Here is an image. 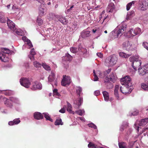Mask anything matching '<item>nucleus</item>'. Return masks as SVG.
Instances as JSON below:
<instances>
[{"instance_id": "63", "label": "nucleus", "mask_w": 148, "mask_h": 148, "mask_svg": "<svg viewBox=\"0 0 148 148\" xmlns=\"http://www.w3.org/2000/svg\"><path fill=\"white\" fill-rule=\"evenodd\" d=\"M97 31V30L96 29H93L92 30V32L94 33H95V32H96Z\"/></svg>"}, {"instance_id": "10", "label": "nucleus", "mask_w": 148, "mask_h": 148, "mask_svg": "<svg viewBox=\"0 0 148 148\" xmlns=\"http://www.w3.org/2000/svg\"><path fill=\"white\" fill-rule=\"evenodd\" d=\"M141 33V29L140 28H137L134 29H132L130 30L128 34H130L131 36H134Z\"/></svg>"}, {"instance_id": "49", "label": "nucleus", "mask_w": 148, "mask_h": 148, "mask_svg": "<svg viewBox=\"0 0 148 148\" xmlns=\"http://www.w3.org/2000/svg\"><path fill=\"white\" fill-rule=\"evenodd\" d=\"M88 125L89 127L93 128L94 129L97 128V126L93 123L88 124Z\"/></svg>"}, {"instance_id": "26", "label": "nucleus", "mask_w": 148, "mask_h": 148, "mask_svg": "<svg viewBox=\"0 0 148 148\" xmlns=\"http://www.w3.org/2000/svg\"><path fill=\"white\" fill-rule=\"evenodd\" d=\"M36 54V53L35 51L34 48L32 49L30 51V55L32 56L31 57L30 56H29V57L31 60H34V56Z\"/></svg>"}, {"instance_id": "29", "label": "nucleus", "mask_w": 148, "mask_h": 148, "mask_svg": "<svg viewBox=\"0 0 148 148\" xmlns=\"http://www.w3.org/2000/svg\"><path fill=\"white\" fill-rule=\"evenodd\" d=\"M54 124L56 125H62L63 124V123L62 122V120L61 119L58 118L56 119Z\"/></svg>"}, {"instance_id": "11", "label": "nucleus", "mask_w": 148, "mask_h": 148, "mask_svg": "<svg viewBox=\"0 0 148 148\" xmlns=\"http://www.w3.org/2000/svg\"><path fill=\"white\" fill-rule=\"evenodd\" d=\"M138 58V57L136 56V60L132 63V66L135 70H136L137 68L141 65V62L140 60H139Z\"/></svg>"}, {"instance_id": "15", "label": "nucleus", "mask_w": 148, "mask_h": 148, "mask_svg": "<svg viewBox=\"0 0 148 148\" xmlns=\"http://www.w3.org/2000/svg\"><path fill=\"white\" fill-rule=\"evenodd\" d=\"M0 59L2 61L4 62H8L9 60L7 54L3 53H0Z\"/></svg>"}, {"instance_id": "3", "label": "nucleus", "mask_w": 148, "mask_h": 148, "mask_svg": "<svg viewBox=\"0 0 148 148\" xmlns=\"http://www.w3.org/2000/svg\"><path fill=\"white\" fill-rule=\"evenodd\" d=\"M120 81L121 84L123 85H126L130 86H133L132 79L129 76H126L122 78L121 79Z\"/></svg>"}, {"instance_id": "8", "label": "nucleus", "mask_w": 148, "mask_h": 148, "mask_svg": "<svg viewBox=\"0 0 148 148\" xmlns=\"http://www.w3.org/2000/svg\"><path fill=\"white\" fill-rule=\"evenodd\" d=\"M63 78L62 80V85L65 86L66 85H69L71 83V78L69 76L64 75Z\"/></svg>"}, {"instance_id": "54", "label": "nucleus", "mask_w": 148, "mask_h": 148, "mask_svg": "<svg viewBox=\"0 0 148 148\" xmlns=\"http://www.w3.org/2000/svg\"><path fill=\"white\" fill-rule=\"evenodd\" d=\"M41 10H43L42 8L40 9L39 11V14L40 15L43 16L44 14V12L43 11H42Z\"/></svg>"}, {"instance_id": "17", "label": "nucleus", "mask_w": 148, "mask_h": 148, "mask_svg": "<svg viewBox=\"0 0 148 148\" xmlns=\"http://www.w3.org/2000/svg\"><path fill=\"white\" fill-rule=\"evenodd\" d=\"M7 23L9 27L14 31H15L16 28L14 23L10 20H8L7 21Z\"/></svg>"}, {"instance_id": "41", "label": "nucleus", "mask_w": 148, "mask_h": 148, "mask_svg": "<svg viewBox=\"0 0 148 148\" xmlns=\"http://www.w3.org/2000/svg\"><path fill=\"white\" fill-rule=\"evenodd\" d=\"M36 22L38 25L40 26L42 24L43 21L40 18H38L37 19Z\"/></svg>"}, {"instance_id": "27", "label": "nucleus", "mask_w": 148, "mask_h": 148, "mask_svg": "<svg viewBox=\"0 0 148 148\" xmlns=\"http://www.w3.org/2000/svg\"><path fill=\"white\" fill-rule=\"evenodd\" d=\"M135 15L134 11H131L130 12L128 13L127 15V19H130Z\"/></svg>"}, {"instance_id": "28", "label": "nucleus", "mask_w": 148, "mask_h": 148, "mask_svg": "<svg viewBox=\"0 0 148 148\" xmlns=\"http://www.w3.org/2000/svg\"><path fill=\"white\" fill-rule=\"evenodd\" d=\"M114 75L113 74L111 73V74L110 75L109 77H107V76L106 78V79L107 80V82L108 84H110L109 82H108V81H112L113 79L114 78Z\"/></svg>"}, {"instance_id": "50", "label": "nucleus", "mask_w": 148, "mask_h": 148, "mask_svg": "<svg viewBox=\"0 0 148 148\" xmlns=\"http://www.w3.org/2000/svg\"><path fill=\"white\" fill-rule=\"evenodd\" d=\"M111 69H108L105 72H104V75L105 76H106L107 74H108L111 71Z\"/></svg>"}, {"instance_id": "30", "label": "nucleus", "mask_w": 148, "mask_h": 148, "mask_svg": "<svg viewBox=\"0 0 148 148\" xmlns=\"http://www.w3.org/2000/svg\"><path fill=\"white\" fill-rule=\"evenodd\" d=\"M119 148H127L126 143L124 142L119 143Z\"/></svg>"}, {"instance_id": "33", "label": "nucleus", "mask_w": 148, "mask_h": 148, "mask_svg": "<svg viewBox=\"0 0 148 148\" xmlns=\"http://www.w3.org/2000/svg\"><path fill=\"white\" fill-rule=\"evenodd\" d=\"M43 114L47 120H49L52 122L53 121V119L50 118L49 114L47 113H43Z\"/></svg>"}, {"instance_id": "2", "label": "nucleus", "mask_w": 148, "mask_h": 148, "mask_svg": "<svg viewBox=\"0 0 148 148\" xmlns=\"http://www.w3.org/2000/svg\"><path fill=\"white\" fill-rule=\"evenodd\" d=\"M33 79L32 78H22L20 79V82L21 85L24 87L28 88L31 85Z\"/></svg>"}, {"instance_id": "38", "label": "nucleus", "mask_w": 148, "mask_h": 148, "mask_svg": "<svg viewBox=\"0 0 148 148\" xmlns=\"http://www.w3.org/2000/svg\"><path fill=\"white\" fill-rule=\"evenodd\" d=\"M65 57H66L67 60L69 61H71L72 60L73 57L69 53L66 54Z\"/></svg>"}, {"instance_id": "61", "label": "nucleus", "mask_w": 148, "mask_h": 148, "mask_svg": "<svg viewBox=\"0 0 148 148\" xmlns=\"http://www.w3.org/2000/svg\"><path fill=\"white\" fill-rule=\"evenodd\" d=\"M12 10H14L15 9H17V8L16 6L15 5H14L12 7Z\"/></svg>"}, {"instance_id": "24", "label": "nucleus", "mask_w": 148, "mask_h": 148, "mask_svg": "<svg viewBox=\"0 0 148 148\" xmlns=\"http://www.w3.org/2000/svg\"><path fill=\"white\" fill-rule=\"evenodd\" d=\"M67 111L69 113L73 114H75V112L72 111V106L68 102H67Z\"/></svg>"}, {"instance_id": "56", "label": "nucleus", "mask_w": 148, "mask_h": 148, "mask_svg": "<svg viewBox=\"0 0 148 148\" xmlns=\"http://www.w3.org/2000/svg\"><path fill=\"white\" fill-rule=\"evenodd\" d=\"M100 93V91L99 90H96L94 92L95 95L96 96L99 95Z\"/></svg>"}, {"instance_id": "25", "label": "nucleus", "mask_w": 148, "mask_h": 148, "mask_svg": "<svg viewBox=\"0 0 148 148\" xmlns=\"http://www.w3.org/2000/svg\"><path fill=\"white\" fill-rule=\"evenodd\" d=\"M138 72L139 75H143L146 73H147L146 70L144 69L143 66V68H139L138 69Z\"/></svg>"}, {"instance_id": "20", "label": "nucleus", "mask_w": 148, "mask_h": 148, "mask_svg": "<svg viewBox=\"0 0 148 148\" xmlns=\"http://www.w3.org/2000/svg\"><path fill=\"white\" fill-rule=\"evenodd\" d=\"M126 30V27L123 26L121 28H119V30L116 32L117 34V37L121 36L122 34L124 31Z\"/></svg>"}, {"instance_id": "9", "label": "nucleus", "mask_w": 148, "mask_h": 148, "mask_svg": "<svg viewBox=\"0 0 148 148\" xmlns=\"http://www.w3.org/2000/svg\"><path fill=\"white\" fill-rule=\"evenodd\" d=\"M132 42L129 41H126L124 42L122 44L123 49L128 51L132 49Z\"/></svg>"}, {"instance_id": "64", "label": "nucleus", "mask_w": 148, "mask_h": 148, "mask_svg": "<svg viewBox=\"0 0 148 148\" xmlns=\"http://www.w3.org/2000/svg\"><path fill=\"white\" fill-rule=\"evenodd\" d=\"M133 147L132 145H129L128 147H127V148H132Z\"/></svg>"}, {"instance_id": "1", "label": "nucleus", "mask_w": 148, "mask_h": 148, "mask_svg": "<svg viewBox=\"0 0 148 148\" xmlns=\"http://www.w3.org/2000/svg\"><path fill=\"white\" fill-rule=\"evenodd\" d=\"M117 60V57L115 55H113L107 58L105 62L108 66H112L116 63Z\"/></svg>"}, {"instance_id": "62", "label": "nucleus", "mask_w": 148, "mask_h": 148, "mask_svg": "<svg viewBox=\"0 0 148 148\" xmlns=\"http://www.w3.org/2000/svg\"><path fill=\"white\" fill-rule=\"evenodd\" d=\"M25 42H27V44H28V43H29L30 42H31L30 40H29L28 39H27Z\"/></svg>"}, {"instance_id": "43", "label": "nucleus", "mask_w": 148, "mask_h": 148, "mask_svg": "<svg viewBox=\"0 0 148 148\" xmlns=\"http://www.w3.org/2000/svg\"><path fill=\"white\" fill-rule=\"evenodd\" d=\"M13 121L14 125H16L18 124L20 122V121L19 119L18 118L14 119Z\"/></svg>"}, {"instance_id": "47", "label": "nucleus", "mask_w": 148, "mask_h": 148, "mask_svg": "<svg viewBox=\"0 0 148 148\" xmlns=\"http://www.w3.org/2000/svg\"><path fill=\"white\" fill-rule=\"evenodd\" d=\"M53 95H56L58 96L60 95L59 93L58 92V90L56 89H55L53 90Z\"/></svg>"}, {"instance_id": "21", "label": "nucleus", "mask_w": 148, "mask_h": 148, "mask_svg": "<svg viewBox=\"0 0 148 148\" xmlns=\"http://www.w3.org/2000/svg\"><path fill=\"white\" fill-rule=\"evenodd\" d=\"M7 21L6 18L5 16V14L3 12H0V21L2 23H5Z\"/></svg>"}, {"instance_id": "19", "label": "nucleus", "mask_w": 148, "mask_h": 148, "mask_svg": "<svg viewBox=\"0 0 148 148\" xmlns=\"http://www.w3.org/2000/svg\"><path fill=\"white\" fill-rule=\"evenodd\" d=\"M90 31H83L81 33V36L83 38H85L89 37L90 34Z\"/></svg>"}, {"instance_id": "44", "label": "nucleus", "mask_w": 148, "mask_h": 148, "mask_svg": "<svg viewBox=\"0 0 148 148\" xmlns=\"http://www.w3.org/2000/svg\"><path fill=\"white\" fill-rule=\"evenodd\" d=\"M136 56H132L130 57L129 58L130 61L132 62H133L134 61H135V60H136Z\"/></svg>"}, {"instance_id": "32", "label": "nucleus", "mask_w": 148, "mask_h": 148, "mask_svg": "<svg viewBox=\"0 0 148 148\" xmlns=\"http://www.w3.org/2000/svg\"><path fill=\"white\" fill-rule=\"evenodd\" d=\"M1 50L2 52V53L7 54L8 56V54L10 53V51L9 49L6 48H2Z\"/></svg>"}, {"instance_id": "48", "label": "nucleus", "mask_w": 148, "mask_h": 148, "mask_svg": "<svg viewBox=\"0 0 148 148\" xmlns=\"http://www.w3.org/2000/svg\"><path fill=\"white\" fill-rule=\"evenodd\" d=\"M143 46L144 47L148 50V43L147 42H144L143 44Z\"/></svg>"}, {"instance_id": "39", "label": "nucleus", "mask_w": 148, "mask_h": 148, "mask_svg": "<svg viewBox=\"0 0 148 148\" xmlns=\"http://www.w3.org/2000/svg\"><path fill=\"white\" fill-rule=\"evenodd\" d=\"M88 147L89 148H96L97 145L91 142H90L88 145Z\"/></svg>"}, {"instance_id": "58", "label": "nucleus", "mask_w": 148, "mask_h": 148, "mask_svg": "<svg viewBox=\"0 0 148 148\" xmlns=\"http://www.w3.org/2000/svg\"><path fill=\"white\" fill-rule=\"evenodd\" d=\"M27 45L29 46V48H31L33 47V46L31 42H30L29 43H28Z\"/></svg>"}, {"instance_id": "40", "label": "nucleus", "mask_w": 148, "mask_h": 148, "mask_svg": "<svg viewBox=\"0 0 148 148\" xmlns=\"http://www.w3.org/2000/svg\"><path fill=\"white\" fill-rule=\"evenodd\" d=\"M34 66L35 67L37 68L40 67L42 66L41 64L37 61H35L34 62Z\"/></svg>"}, {"instance_id": "45", "label": "nucleus", "mask_w": 148, "mask_h": 148, "mask_svg": "<svg viewBox=\"0 0 148 148\" xmlns=\"http://www.w3.org/2000/svg\"><path fill=\"white\" fill-rule=\"evenodd\" d=\"M66 108V106H65L63 107V108H61V109L59 111V112L61 113H64L65 112Z\"/></svg>"}, {"instance_id": "53", "label": "nucleus", "mask_w": 148, "mask_h": 148, "mask_svg": "<svg viewBox=\"0 0 148 148\" xmlns=\"http://www.w3.org/2000/svg\"><path fill=\"white\" fill-rule=\"evenodd\" d=\"M138 113V111L136 110L132 113V115L133 116L137 115Z\"/></svg>"}, {"instance_id": "42", "label": "nucleus", "mask_w": 148, "mask_h": 148, "mask_svg": "<svg viewBox=\"0 0 148 148\" xmlns=\"http://www.w3.org/2000/svg\"><path fill=\"white\" fill-rule=\"evenodd\" d=\"M59 21L64 25L66 24V19L64 18L63 17L60 18Z\"/></svg>"}, {"instance_id": "55", "label": "nucleus", "mask_w": 148, "mask_h": 148, "mask_svg": "<svg viewBox=\"0 0 148 148\" xmlns=\"http://www.w3.org/2000/svg\"><path fill=\"white\" fill-rule=\"evenodd\" d=\"M97 55L99 57L102 58L103 57V55L101 53H97Z\"/></svg>"}, {"instance_id": "22", "label": "nucleus", "mask_w": 148, "mask_h": 148, "mask_svg": "<svg viewBox=\"0 0 148 148\" xmlns=\"http://www.w3.org/2000/svg\"><path fill=\"white\" fill-rule=\"evenodd\" d=\"M148 123V118L143 119L141 120L139 123L140 126L146 125Z\"/></svg>"}, {"instance_id": "57", "label": "nucleus", "mask_w": 148, "mask_h": 148, "mask_svg": "<svg viewBox=\"0 0 148 148\" xmlns=\"http://www.w3.org/2000/svg\"><path fill=\"white\" fill-rule=\"evenodd\" d=\"M8 124L10 125H14L13 121H9L8 123Z\"/></svg>"}, {"instance_id": "7", "label": "nucleus", "mask_w": 148, "mask_h": 148, "mask_svg": "<svg viewBox=\"0 0 148 148\" xmlns=\"http://www.w3.org/2000/svg\"><path fill=\"white\" fill-rule=\"evenodd\" d=\"M55 71H51L50 74L48 77V81L49 82H54L53 84H51L53 86V85L56 86H57V82L55 78Z\"/></svg>"}, {"instance_id": "51", "label": "nucleus", "mask_w": 148, "mask_h": 148, "mask_svg": "<svg viewBox=\"0 0 148 148\" xmlns=\"http://www.w3.org/2000/svg\"><path fill=\"white\" fill-rule=\"evenodd\" d=\"M144 69L146 70L147 73H148V64H145L144 66Z\"/></svg>"}, {"instance_id": "37", "label": "nucleus", "mask_w": 148, "mask_h": 148, "mask_svg": "<svg viewBox=\"0 0 148 148\" xmlns=\"http://www.w3.org/2000/svg\"><path fill=\"white\" fill-rule=\"evenodd\" d=\"M42 66L47 71H50L51 70L50 67L49 65H47L46 63H43Z\"/></svg>"}, {"instance_id": "5", "label": "nucleus", "mask_w": 148, "mask_h": 148, "mask_svg": "<svg viewBox=\"0 0 148 148\" xmlns=\"http://www.w3.org/2000/svg\"><path fill=\"white\" fill-rule=\"evenodd\" d=\"M133 89V86H130L124 85L123 87H121L120 88V91L123 93L126 94L131 93Z\"/></svg>"}, {"instance_id": "6", "label": "nucleus", "mask_w": 148, "mask_h": 148, "mask_svg": "<svg viewBox=\"0 0 148 148\" xmlns=\"http://www.w3.org/2000/svg\"><path fill=\"white\" fill-rule=\"evenodd\" d=\"M30 88L33 90H40L42 88V85L40 82L35 81L32 82Z\"/></svg>"}, {"instance_id": "60", "label": "nucleus", "mask_w": 148, "mask_h": 148, "mask_svg": "<svg viewBox=\"0 0 148 148\" xmlns=\"http://www.w3.org/2000/svg\"><path fill=\"white\" fill-rule=\"evenodd\" d=\"M16 34H17L18 35H21V33L20 32L16 31Z\"/></svg>"}, {"instance_id": "13", "label": "nucleus", "mask_w": 148, "mask_h": 148, "mask_svg": "<svg viewBox=\"0 0 148 148\" xmlns=\"http://www.w3.org/2000/svg\"><path fill=\"white\" fill-rule=\"evenodd\" d=\"M80 50H81V51H84L86 52L87 51L86 49L84 48H77L75 47H71L70 48V51L72 53H74L78 52L79 51H80Z\"/></svg>"}, {"instance_id": "14", "label": "nucleus", "mask_w": 148, "mask_h": 148, "mask_svg": "<svg viewBox=\"0 0 148 148\" xmlns=\"http://www.w3.org/2000/svg\"><path fill=\"white\" fill-rule=\"evenodd\" d=\"M0 99L1 100L2 99L5 101L4 104L7 107H11L12 106V102L10 100L7 99L5 98H3L2 96H0Z\"/></svg>"}, {"instance_id": "4", "label": "nucleus", "mask_w": 148, "mask_h": 148, "mask_svg": "<svg viewBox=\"0 0 148 148\" xmlns=\"http://www.w3.org/2000/svg\"><path fill=\"white\" fill-rule=\"evenodd\" d=\"M82 91V89L80 87H77L76 89V91L78 95H79V100L78 101H77L76 103L74 102V103H75L76 104L77 106V108H79L81 105L82 102L83 101V97L80 96V95Z\"/></svg>"}, {"instance_id": "23", "label": "nucleus", "mask_w": 148, "mask_h": 148, "mask_svg": "<svg viewBox=\"0 0 148 148\" xmlns=\"http://www.w3.org/2000/svg\"><path fill=\"white\" fill-rule=\"evenodd\" d=\"M119 88V85H116L115 87V89L114 91V95L117 99H118L119 98V95L118 93V91Z\"/></svg>"}, {"instance_id": "36", "label": "nucleus", "mask_w": 148, "mask_h": 148, "mask_svg": "<svg viewBox=\"0 0 148 148\" xmlns=\"http://www.w3.org/2000/svg\"><path fill=\"white\" fill-rule=\"evenodd\" d=\"M135 3V1H133L131 2H130L128 3L126 5V9L127 10H129L130 8L132 6V5H134Z\"/></svg>"}, {"instance_id": "12", "label": "nucleus", "mask_w": 148, "mask_h": 148, "mask_svg": "<svg viewBox=\"0 0 148 148\" xmlns=\"http://www.w3.org/2000/svg\"><path fill=\"white\" fill-rule=\"evenodd\" d=\"M140 8L141 10L144 11L148 8V0H144L142 4L140 5Z\"/></svg>"}, {"instance_id": "46", "label": "nucleus", "mask_w": 148, "mask_h": 148, "mask_svg": "<svg viewBox=\"0 0 148 148\" xmlns=\"http://www.w3.org/2000/svg\"><path fill=\"white\" fill-rule=\"evenodd\" d=\"M75 113L80 116L82 115L83 114L82 111L81 110H78L76 111L75 112Z\"/></svg>"}, {"instance_id": "52", "label": "nucleus", "mask_w": 148, "mask_h": 148, "mask_svg": "<svg viewBox=\"0 0 148 148\" xmlns=\"http://www.w3.org/2000/svg\"><path fill=\"white\" fill-rule=\"evenodd\" d=\"M94 78V81H97L98 79V78L96 75V73H95V74L93 75Z\"/></svg>"}, {"instance_id": "34", "label": "nucleus", "mask_w": 148, "mask_h": 148, "mask_svg": "<svg viewBox=\"0 0 148 148\" xmlns=\"http://www.w3.org/2000/svg\"><path fill=\"white\" fill-rule=\"evenodd\" d=\"M142 88L145 90L148 91V84L142 83L141 84Z\"/></svg>"}, {"instance_id": "16", "label": "nucleus", "mask_w": 148, "mask_h": 148, "mask_svg": "<svg viewBox=\"0 0 148 148\" xmlns=\"http://www.w3.org/2000/svg\"><path fill=\"white\" fill-rule=\"evenodd\" d=\"M115 8L114 4L111 3L108 5L106 11L108 12H112Z\"/></svg>"}, {"instance_id": "18", "label": "nucleus", "mask_w": 148, "mask_h": 148, "mask_svg": "<svg viewBox=\"0 0 148 148\" xmlns=\"http://www.w3.org/2000/svg\"><path fill=\"white\" fill-rule=\"evenodd\" d=\"M34 118L37 120L42 119L43 118V116L40 112H35L34 114Z\"/></svg>"}, {"instance_id": "59", "label": "nucleus", "mask_w": 148, "mask_h": 148, "mask_svg": "<svg viewBox=\"0 0 148 148\" xmlns=\"http://www.w3.org/2000/svg\"><path fill=\"white\" fill-rule=\"evenodd\" d=\"M23 40L24 41H26L28 38L26 36H23L22 38Z\"/></svg>"}, {"instance_id": "31", "label": "nucleus", "mask_w": 148, "mask_h": 148, "mask_svg": "<svg viewBox=\"0 0 148 148\" xmlns=\"http://www.w3.org/2000/svg\"><path fill=\"white\" fill-rule=\"evenodd\" d=\"M103 94L105 101H107L109 99V95L108 93L106 91H104L103 92Z\"/></svg>"}, {"instance_id": "35", "label": "nucleus", "mask_w": 148, "mask_h": 148, "mask_svg": "<svg viewBox=\"0 0 148 148\" xmlns=\"http://www.w3.org/2000/svg\"><path fill=\"white\" fill-rule=\"evenodd\" d=\"M119 55L120 57L125 58H128L131 55L127 54L123 52H120Z\"/></svg>"}]
</instances>
